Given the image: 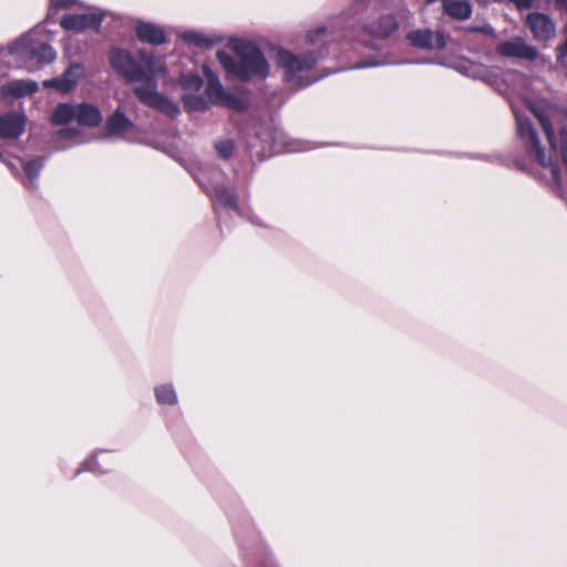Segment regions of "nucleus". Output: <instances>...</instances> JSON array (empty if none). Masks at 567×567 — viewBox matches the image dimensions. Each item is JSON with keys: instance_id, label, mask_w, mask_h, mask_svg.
Wrapping results in <instances>:
<instances>
[{"instance_id": "obj_1", "label": "nucleus", "mask_w": 567, "mask_h": 567, "mask_svg": "<svg viewBox=\"0 0 567 567\" xmlns=\"http://www.w3.org/2000/svg\"><path fill=\"white\" fill-rule=\"evenodd\" d=\"M507 82L513 83L511 93L517 95L527 105L529 111L538 120L549 143L548 152L539 144L536 131L527 116H524L511 101V106L516 118L517 134L535 155L538 164L548 171L556 190L563 196L559 169L554 161L557 154L556 126H559L560 153L567 168V107L563 109L545 99L534 96L530 81L520 73L507 74Z\"/></svg>"}, {"instance_id": "obj_2", "label": "nucleus", "mask_w": 567, "mask_h": 567, "mask_svg": "<svg viewBox=\"0 0 567 567\" xmlns=\"http://www.w3.org/2000/svg\"><path fill=\"white\" fill-rule=\"evenodd\" d=\"M111 66L128 82L140 83L134 86V93L138 100L169 117L179 114L176 103L157 92V76L165 75V68L161 59L145 51H138L134 58L128 51L114 48L110 51Z\"/></svg>"}, {"instance_id": "obj_3", "label": "nucleus", "mask_w": 567, "mask_h": 567, "mask_svg": "<svg viewBox=\"0 0 567 567\" xmlns=\"http://www.w3.org/2000/svg\"><path fill=\"white\" fill-rule=\"evenodd\" d=\"M231 49L235 55L225 51L217 52V60L228 74L241 81L252 78L265 79L268 75L269 63L255 44L245 40H235L231 42Z\"/></svg>"}, {"instance_id": "obj_4", "label": "nucleus", "mask_w": 567, "mask_h": 567, "mask_svg": "<svg viewBox=\"0 0 567 567\" xmlns=\"http://www.w3.org/2000/svg\"><path fill=\"white\" fill-rule=\"evenodd\" d=\"M50 40V33L38 25L12 43L9 53L18 68L34 72L56 58Z\"/></svg>"}, {"instance_id": "obj_5", "label": "nucleus", "mask_w": 567, "mask_h": 567, "mask_svg": "<svg viewBox=\"0 0 567 567\" xmlns=\"http://www.w3.org/2000/svg\"><path fill=\"white\" fill-rule=\"evenodd\" d=\"M322 58L315 52L295 54L286 49L276 53V64L282 70L286 81L296 89L306 87L322 78L312 73L315 65Z\"/></svg>"}, {"instance_id": "obj_6", "label": "nucleus", "mask_w": 567, "mask_h": 567, "mask_svg": "<svg viewBox=\"0 0 567 567\" xmlns=\"http://www.w3.org/2000/svg\"><path fill=\"white\" fill-rule=\"evenodd\" d=\"M399 28V22L391 12L375 7L368 8V16L361 25L346 31V35L353 38L363 33L371 39L384 40L390 38Z\"/></svg>"}, {"instance_id": "obj_7", "label": "nucleus", "mask_w": 567, "mask_h": 567, "mask_svg": "<svg viewBox=\"0 0 567 567\" xmlns=\"http://www.w3.org/2000/svg\"><path fill=\"white\" fill-rule=\"evenodd\" d=\"M203 73L207 80L205 93L208 99V104L212 103L234 111H243L246 109L245 100L227 91L221 85L218 76L207 65H203Z\"/></svg>"}, {"instance_id": "obj_8", "label": "nucleus", "mask_w": 567, "mask_h": 567, "mask_svg": "<svg viewBox=\"0 0 567 567\" xmlns=\"http://www.w3.org/2000/svg\"><path fill=\"white\" fill-rule=\"evenodd\" d=\"M496 53L505 59L535 61L539 56L536 47L529 44L523 37H513L496 45Z\"/></svg>"}, {"instance_id": "obj_9", "label": "nucleus", "mask_w": 567, "mask_h": 567, "mask_svg": "<svg viewBox=\"0 0 567 567\" xmlns=\"http://www.w3.org/2000/svg\"><path fill=\"white\" fill-rule=\"evenodd\" d=\"M105 13L97 9H91L90 12L81 14H66L61 20V27L66 31L82 32L87 29H99Z\"/></svg>"}, {"instance_id": "obj_10", "label": "nucleus", "mask_w": 567, "mask_h": 567, "mask_svg": "<svg viewBox=\"0 0 567 567\" xmlns=\"http://www.w3.org/2000/svg\"><path fill=\"white\" fill-rule=\"evenodd\" d=\"M198 183L202 185L206 194L212 197L217 215L220 214V209H231L236 214H240L235 192L228 190L225 186H208L202 181H198Z\"/></svg>"}, {"instance_id": "obj_11", "label": "nucleus", "mask_w": 567, "mask_h": 567, "mask_svg": "<svg viewBox=\"0 0 567 567\" xmlns=\"http://www.w3.org/2000/svg\"><path fill=\"white\" fill-rule=\"evenodd\" d=\"M526 24L537 41L546 42L556 34L555 23L547 14L532 12L526 18Z\"/></svg>"}, {"instance_id": "obj_12", "label": "nucleus", "mask_w": 567, "mask_h": 567, "mask_svg": "<svg viewBox=\"0 0 567 567\" xmlns=\"http://www.w3.org/2000/svg\"><path fill=\"white\" fill-rule=\"evenodd\" d=\"M406 39L413 47L419 49L440 50L445 47V39L443 34L430 29L411 31L408 33Z\"/></svg>"}, {"instance_id": "obj_13", "label": "nucleus", "mask_w": 567, "mask_h": 567, "mask_svg": "<svg viewBox=\"0 0 567 567\" xmlns=\"http://www.w3.org/2000/svg\"><path fill=\"white\" fill-rule=\"evenodd\" d=\"M27 124V117L21 112H9L7 114H0V138H19Z\"/></svg>"}, {"instance_id": "obj_14", "label": "nucleus", "mask_w": 567, "mask_h": 567, "mask_svg": "<svg viewBox=\"0 0 567 567\" xmlns=\"http://www.w3.org/2000/svg\"><path fill=\"white\" fill-rule=\"evenodd\" d=\"M0 161H2L9 167L14 176H20L18 165L22 166L24 174L29 179L27 187L37 188V179L43 167V162L41 159H32L24 163L21 158H16L17 163H14L12 161H6L2 153L0 152Z\"/></svg>"}, {"instance_id": "obj_15", "label": "nucleus", "mask_w": 567, "mask_h": 567, "mask_svg": "<svg viewBox=\"0 0 567 567\" xmlns=\"http://www.w3.org/2000/svg\"><path fill=\"white\" fill-rule=\"evenodd\" d=\"M136 35L140 41L154 45L163 44L166 41L164 30L150 22H138L136 24Z\"/></svg>"}, {"instance_id": "obj_16", "label": "nucleus", "mask_w": 567, "mask_h": 567, "mask_svg": "<svg viewBox=\"0 0 567 567\" xmlns=\"http://www.w3.org/2000/svg\"><path fill=\"white\" fill-rule=\"evenodd\" d=\"M133 127V123L120 110L115 111L105 123V130L110 137H122Z\"/></svg>"}, {"instance_id": "obj_17", "label": "nucleus", "mask_w": 567, "mask_h": 567, "mask_svg": "<svg viewBox=\"0 0 567 567\" xmlns=\"http://www.w3.org/2000/svg\"><path fill=\"white\" fill-rule=\"evenodd\" d=\"M80 75V65H73L63 73L62 78L45 81L44 85L55 87L63 93H68L78 83Z\"/></svg>"}, {"instance_id": "obj_18", "label": "nucleus", "mask_w": 567, "mask_h": 567, "mask_svg": "<svg viewBox=\"0 0 567 567\" xmlns=\"http://www.w3.org/2000/svg\"><path fill=\"white\" fill-rule=\"evenodd\" d=\"M179 37L184 42L202 49L213 48L220 41V38L216 35L195 30L183 31Z\"/></svg>"}, {"instance_id": "obj_19", "label": "nucleus", "mask_w": 567, "mask_h": 567, "mask_svg": "<svg viewBox=\"0 0 567 567\" xmlns=\"http://www.w3.org/2000/svg\"><path fill=\"white\" fill-rule=\"evenodd\" d=\"M6 95L24 97L38 91L37 82L32 80H14L2 86Z\"/></svg>"}, {"instance_id": "obj_20", "label": "nucleus", "mask_w": 567, "mask_h": 567, "mask_svg": "<svg viewBox=\"0 0 567 567\" xmlns=\"http://www.w3.org/2000/svg\"><path fill=\"white\" fill-rule=\"evenodd\" d=\"M75 121L81 125L96 126L102 122V114L96 106L82 103L76 105Z\"/></svg>"}, {"instance_id": "obj_21", "label": "nucleus", "mask_w": 567, "mask_h": 567, "mask_svg": "<svg viewBox=\"0 0 567 567\" xmlns=\"http://www.w3.org/2000/svg\"><path fill=\"white\" fill-rule=\"evenodd\" d=\"M338 35L333 28L318 27L310 30L307 34V40L313 45H326L332 40H337Z\"/></svg>"}, {"instance_id": "obj_22", "label": "nucleus", "mask_w": 567, "mask_h": 567, "mask_svg": "<svg viewBox=\"0 0 567 567\" xmlns=\"http://www.w3.org/2000/svg\"><path fill=\"white\" fill-rule=\"evenodd\" d=\"M76 106L70 104H59L52 114V122L54 124H66L75 120Z\"/></svg>"}, {"instance_id": "obj_23", "label": "nucleus", "mask_w": 567, "mask_h": 567, "mask_svg": "<svg viewBox=\"0 0 567 567\" xmlns=\"http://www.w3.org/2000/svg\"><path fill=\"white\" fill-rule=\"evenodd\" d=\"M182 100L185 109L190 112L206 111L209 106L208 101L198 94H185Z\"/></svg>"}, {"instance_id": "obj_24", "label": "nucleus", "mask_w": 567, "mask_h": 567, "mask_svg": "<svg viewBox=\"0 0 567 567\" xmlns=\"http://www.w3.org/2000/svg\"><path fill=\"white\" fill-rule=\"evenodd\" d=\"M155 396L159 404L173 405L177 402L176 392L171 384H164L155 389Z\"/></svg>"}, {"instance_id": "obj_25", "label": "nucleus", "mask_w": 567, "mask_h": 567, "mask_svg": "<svg viewBox=\"0 0 567 567\" xmlns=\"http://www.w3.org/2000/svg\"><path fill=\"white\" fill-rule=\"evenodd\" d=\"M203 84L202 78L194 73L183 74L179 79V85L186 91L198 92Z\"/></svg>"}, {"instance_id": "obj_26", "label": "nucleus", "mask_w": 567, "mask_h": 567, "mask_svg": "<svg viewBox=\"0 0 567 567\" xmlns=\"http://www.w3.org/2000/svg\"><path fill=\"white\" fill-rule=\"evenodd\" d=\"M216 151L223 158H229L234 151V143L230 140L221 141L216 144Z\"/></svg>"}, {"instance_id": "obj_27", "label": "nucleus", "mask_w": 567, "mask_h": 567, "mask_svg": "<svg viewBox=\"0 0 567 567\" xmlns=\"http://www.w3.org/2000/svg\"><path fill=\"white\" fill-rule=\"evenodd\" d=\"M51 6L55 8L68 9L73 6H81L78 0H50Z\"/></svg>"}, {"instance_id": "obj_28", "label": "nucleus", "mask_w": 567, "mask_h": 567, "mask_svg": "<svg viewBox=\"0 0 567 567\" xmlns=\"http://www.w3.org/2000/svg\"><path fill=\"white\" fill-rule=\"evenodd\" d=\"M95 463L96 462H95L94 457L89 458L87 461H85L83 463L82 468L76 471V474H79L81 471H91V472L100 473L101 471L96 468Z\"/></svg>"}, {"instance_id": "obj_29", "label": "nucleus", "mask_w": 567, "mask_h": 567, "mask_svg": "<svg viewBox=\"0 0 567 567\" xmlns=\"http://www.w3.org/2000/svg\"><path fill=\"white\" fill-rule=\"evenodd\" d=\"M468 30L474 31V32H481V33L492 35V37L495 35V30L491 24H484V25L476 27V28H470Z\"/></svg>"}, {"instance_id": "obj_30", "label": "nucleus", "mask_w": 567, "mask_h": 567, "mask_svg": "<svg viewBox=\"0 0 567 567\" xmlns=\"http://www.w3.org/2000/svg\"><path fill=\"white\" fill-rule=\"evenodd\" d=\"M377 65H380V62L373 61V62H369V63H358V64L351 66V69H361V68L377 66Z\"/></svg>"}, {"instance_id": "obj_31", "label": "nucleus", "mask_w": 567, "mask_h": 567, "mask_svg": "<svg viewBox=\"0 0 567 567\" xmlns=\"http://www.w3.org/2000/svg\"><path fill=\"white\" fill-rule=\"evenodd\" d=\"M56 135L61 138H64V137H71L72 136V131L69 130V128H62L60 130Z\"/></svg>"}, {"instance_id": "obj_32", "label": "nucleus", "mask_w": 567, "mask_h": 567, "mask_svg": "<svg viewBox=\"0 0 567 567\" xmlns=\"http://www.w3.org/2000/svg\"><path fill=\"white\" fill-rule=\"evenodd\" d=\"M262 567H276L275 564L272 563V560H267L265 561L264 566Z\"/></svg>"}, {"instance_id": "obj_33", "label": "nucleus", "mask_w": 567, "mask_h": 567, "mask_svg": "<svg viewBox=\"0 0 567 567\" xmlns=\"http://www.w3.org/2000/svg\"><path fill=\"white\" fill-rule=\"evenodd\" d=\"M362 44H364L365 47H369V48H373V44H372V41H363V40H359Z\"/></svg>"}, {"instance_id": "obj_34", "label": "nucleus", "mask_w": 567, "mask_h": 567, "mask_svg": "<svg viewBox=\"0 0 567 567\" xmlns=\"http://www.w3.org/2000/svg\"><path fill=\"white\" fill-rule=\"evenodd\" d=\"M560 4L567 10V0H560Z\"/></svg>"}]
</instances>
